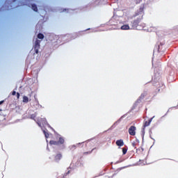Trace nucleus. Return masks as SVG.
<instances>
[{
    "mask_svg": "<svg viewBox=\"0 0 178 178\" xmlns=\"http://www.w3.org/2000/svg\"><path fill=\"white\" fill-rule=\"evenodd\" d=\"M40 42H41V41L39 40H36L35 41V44H34L33 48H34V51H35L36 54H38V53H39V49L40 47Z\"/></svg>",
    "mask_w": 178,
    "mask_h": 178,
    "instance_id": "f257e3e1",
    "label": "nucleus"
},
{
    "mask_svg": "<svg viewBox=\"0 0 178 178\" xmlns=\"http://www.w3.org/2000/svg\"><path fill=\"white\" fill-rule=\"evenodd\" d=\"M136 130H137V129L135 126H131L128 129V133L130 136H134L136 134Z\"/></svg>",
    "mask_w": 178,
    "mask_h": 178,
    "instance_id": "f03ea898",
    "label": "nucleus"
},
{
    "mask_svg": "<svg viewBox=\"0 0 178 178\" xmlns=\"http://www.w3.org/2000/svg\"><path fill=\"white\" fill-rule=\"evenodd\" d=\"M62 154L61 153L58 152L57 154L55 155L54 156V160L56 162L58 163L60 160L62 159Z\"/></svg>",
    "mask_w": 178,
    "mask_h": 178,
    "instance_id": "7ed1b4c3",
    "label": "nucleus"
},
{
    "mask_svg": "<svg viewBox=\"0 0 178 178\" xmlns=\"http://www.w3.org/2000/svg\"><path fill=\"white\" fill-rule=\"evenodd\" d=\"M152 119L153 118H150L148 120L145 121V123L143 124V131H145V127H148L150 124V123L152 121Z\"/></svg>",
    "mask_w": 178,
    "mask_h": 178,
    "instance_id": "20e7f679",
    "label": "nucleus"
},
{
    "mask_svg": "<svg viewBox=\"0 0 178 178\" xmlns=\"http://www.w3.org/2000/svg\"><path fill=\"white\" fill-rule=\"evenodd\" d=\"M140 22H141V19L140 18L135 19L133 22V26L138 27V24L140 23Z\"/></svg>",
    "mask_w": 178,
    "mask_h": 178,
    "instance_id": "39448f33",
    "label": "nucleus"
},
{
    "mask_svg": "<svg viewBox=\"0 0 178 178\" xmlns=\"http://www.w3.org/2000/svg\"><path fill=\"white\" fill-rule=\"evenodd\" d=\"M116 145L118 147H123L124 145V143L122 140V139H120L119 140H117Z\"/></svg>",
    "mask_w": 178,
    "mask_h": 178,
    "instance_id": "423d86ee",
    "label": "nucleus"
},
{
    "mask_svg": "<svg viewBox=\"0 0 178 178\" xmlns=\"http://www.w3.org/2000/svg\"><path fill=\"white\" fill-rule=\"evenodd\" d=\"M130 26L129 24H124L121 26V30H129Z\"/></svg>",
    "mask_w": 178,
    "mask_h": 178,
    "instance_id": "0eeeda50",
    "label": "nucleus"
},
{
    "mask_svg": "<svg viewBox=\"0 0 178 178\" xmlns=\"http://www.w3.org/2000/svg\"><path fill=\"white\" fill-rule=\"evenodd\" d=\"M50 145H51L59 146V143H58V141L50 140Z\"/></svg>",
    "mask_w": 178,
    "mask_h": 178,
    "instance_id": "6e6552de",
    "label": "nucleus"
},
{
    "mask_svg": "<svg viewBox=\"0 0 178 178\" xmlns=\"http://www.w3.org/2000/svg\"><path fill=\"white\" fill-rule=\"evenodd\" d=\"M29 97L27 96L24 95L23 97V102L25 103V104H27V103H29Z\"/></svg>",
    "mask_w": 178,
    "mask_h": 178,
    "instance_id": "1a4fd4ad",
    "label": "nucleus"
},
{
    "mask_svg": "<svg viewBox=\"0 0 178 178\" xmlns=\"http://www.w3.org/2000/svg\"><path fill=\"white\" fill-rule=\"evenodd\" d=\"M58 142L59 145L63 144L65 143L64 138L62 137H60Z\"/></svg>",
    "mask_w": 178,
    "mask_h": 178,
    "instance_id": "9d476101",
    "label": "nucleus"
},
{
    "mask_svg": "<svg viewBox=\"0 0 178 178\" xmlns=\"http://www.w3.org/2000/svg\"><path fill=\"white\" fill-rule=\"evenodd\" d=\"M32 9L33 10L34 12H38V6L35 4L32 5Z\"/></svg>",
    "mask_w": 178,
    "mask_h": 178,
    "instance_id": "9b49d317",
    "label": "nucleus"
},
{
    "mask_svg": "<svg viewBox=\"0 0 178 178\" xmlns=\"http://www.w3.org/2000/svg\"><path fill=\"white\" fill-rule=\"evenodd\" d=\"M44 34H42V33L38 34V38L42 40V39H44Z\"/></svg>",
    "mask_w": 178,
    "mask_h": 178,
    "instance_id": "f8f14e48",
    "label": "nucleus"
},
{
    "mask_svg": "<svg viewBox=\"0 0 178 178\" xmlns=\"http://www.w3.org/2000/svg\"><path fill=\"white\" fill-rule=\"evenodd\" d=\"M127 149L125 147L122 148V154L125 155L127 154Z\"/></svg>",
    "mask_w": 178,
    "mask_h": 178,
    "instance_id": "ddd939ff",
    "label": "nucleus"
},
{
    "mask_svg": "<svg viewBox=\"0 0 178 178\" xmlns=\"http://www.w3.org/2000/svg\"><path fill=\"white\" fill-rule=\"evenodd\" d=\"M76 149V145H71L70 146V149L71 150H74V149Z\"/></svg>",
    "mask_w": 178,
    "mask_h": 178,
    "instance_id": "4468645a",
    "label": "nucleus"
},
{
    "mask_svg": "<svg viewBox=\"0 0 178 178\" xmlns=\"http://www.w3.org/2000/svg\"><path fill=\"white\" fill-rule=\"evenodd\" d=\"M142 1H143V0H135V3H136V4H139V3H141Z\"/></svg>",
    "mask_w": 178,
    "mask_h": 178,
    "instance_id": "2eb2a0df",
    "label": "nucleus"
},
{
    "mask_svg": "<svg viewBox=\"0 0 178 178\" xmlns=\"http://www.w3.org/2000/svg\"><path fill=\"white\" fill-rule=\"evenodd\" d=\"M44 135H45V137L47 138H49V134L48 133H47L46 132V131H44Z\"/></svg>",
    "mask_w": 178,
    "mask_h": 178,
    "instance_id": "dca6fc26",
    "label": "nucleus"
},
{
    "mask_svg": "<svg viewBox=\"0 0 178 178\" xmlns=\"http://www.w3.org/2000/svg\"><path fill=\"white\" fill-rule=\"evenodd\" d=\"M17 97L19 99L20 97V94L19 92L17 93Z\"/></svg>",
    "mask_w": 178,
    "mask_h": 178,
    "instance_id": "f3484780",
    "label": "nucleus"
},
{
    "mask_svg": "<svg viewBox=\"0 0 178 178\" xmlns=\"http://www.w3.org/2000/svg\"><path fill=\"white\" fill-rule=\"evenodd\" d=\"M83 143H79V144H77V146L82 145V147H83Z\"/></svg>",
    "mask_w": 178,
    "mask_h": 178,
    "instance_id": "a211bd4d",
    "label": "nucleus"
},
{
    "mask_svg": "<svg viewBox=\"0 0 178 178\" xmlns=\"http://www.w3.org/2000/svg\"><path fill=\"white\" fill-rule=\"evenodd\" d=\"M15 95H16V92H15V91H13V92H12V95H13V96H15Z\"/></svg>",
    "mask_w": 178,
    "mask_h": 178,
    "instance_id": "6ab92c4d",
    "label": "nucleus"
},
{
    "mask_svg": "<svg viewBox=\"0 0 178 178\" xmlns=\"http://www.w3.org/2000/svg\"><path fill=\"white\" fill-rule=\"evenodd\" d=\"M135 146H136V143H132V147H135Z\"/></svg>",
    "mask_w": 178,
    "mask_h": 178,
    "instance_id": "aec40b11",
    "label": "nucleus"
},
{
    "mask_svg": "<svg viewBox=\"0 0 178 178\" xmlns=\"http://www.w3.org/2000/svg\"><path fill=\"white\" fill-rule=\"evenodd\" d=\"M4 103V101H1L0 102V105L3 104Z\"/></svg>",
    "mask_w": 178,
    "mask_h": 178,
    "instance_id": "412c9836",
    "label": "nucleus"
},
{
    "mask_svg": "<svg viewBox=\"0 0 178 178\" xmlns=\"http://www.w3.org/2000/svg\"><path fill=\"white\" fill-rule=\"evenodd\" d=\"M158 51L160 52V46L158 47Z\"/></svg>",
    "mask_w": 178,
    "mask_h": 178,
    "instance_id": "4be33fe9",
    "label": "nucleus"
},
{
    "mask_svg": "<svg viewBox=\"0 0 178 178\" xmlns=\"http://www.w3.org/2000/svg\"><path fill=\"white\" fill-rule=\"evenodd\" d=\"M16 0H13V1H15Z\"/></svg>",
    "mask_w": 178,
    "mask_h": 178,
    "instance_id": "5701e85b",
    "label": "nucleus"
}]
</instances>
